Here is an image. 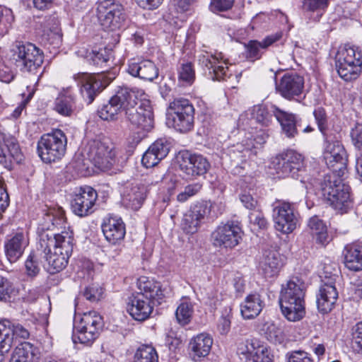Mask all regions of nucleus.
Here are the masks:
<instances>
[{
	"label": "nucleus",
	"instance_id": "1",
	"mask_svg": "<svg viewBox=\"0 0 362 362\" xmlns=\"http://www.w3.org/2000/svg\"><path fill=\"white\" fill-rule=\"evenodd\" d=\"M103 120H115L124 113L127 119L139 131L150 132L153 127V114L150 100L141 89L119 86L107 104L98 110Z\"/></svg>",
	"mask_w": 362,
	"mask_h": 362
},
{
	"label": "nucleus",
	"instance_id": "2",
	"mask_svg": "<svg viewBox=\"0 0 362 362\" xmlns=\"http://www.w3.org/2000/svg\"><path fill=\"white\" fill-rule=\"evenodd\" d=\"M305 293V284L298 279L290 280L282 286L279 304L282 314L288 321L296 322L304 317Z\"/></svg>",
	"mask_w": 362,
	"mask_h": 362
},
{
	"label": "nucleus",
	"instance_id": "3",
	"mask_svg": "<svg viewBox=\"0 0 362 362\" xmlns=\"http://www.w3.org/2000/svg\"><path fill=\"white\" fill-rule=\"evenodd\" d=\"M350 189V187L344 184L334 173L325 175L320 183L323 198L341 214L346 212L351 206Z\"/></svg>",
	"mask_w": 362,
	"mask_h": 362
},
{
	"label": "nucleus",
	"instance_id": "4",
	"mask_svg": "<svg viewBox=\"0 0 362 362\" xmlns=\"http://www.w3.org/2000/svg\"><path fill=\"white\" fill-rule=\"evenodd\" d=\"M335 66L339 76L345 81L356 79L362 71V51L356 46L345 44L335 55Z\"/></svg>",
	"mask_w": 362,
	"mask_h": 362
},
{
	"label": "nucleus",
	"instance_id": "5",
	"mask_svg": "<svg viewBox=\"0 0 362 362\" xmlns=\"http://www.w3.org/2000/svg\"><path fill=\"white\" fill-rule=\"evenodd\" d=\"M8 59L21 71L34 72L42 64L44 54L34 44L16 41L9 50Z\"/></svg>",
	"mask_w": 362,
	"mask_h": 362
},
{
	"label": "nucleus",
	"instance_id": "6",
	"mask_svg": "<svg viewBox=\"0 0 362 362\" xmlns=\"http://www.w3.org/2000/svg\"><path fill=\"white\" fill-rule=\"evenodd\" d=\"M102 326L103 319L95 311L76 316L72 336L74 343L90 346L98 338Z\"/></svg>",
	"mask_w": 362,
	"mask_h": 362
},
{
	"label": "nucleus",
	"instance_id": "7",
	"mask_svg": "<svg viewBox=\"0 0 362 362\" xmlns=\"http://www.w3.org/2000/svg\"><path fill=\"white\" fill-rule=\"evenodd\" d=\"M67 139L63 131L55 129L43 134L37 143V153L47 163L62 159L66 149Z\"/></svg>",
	"mask_w": 362,
	"mask_h": 362
},
{
	"label": "nucleus",
	"instance_id": "8",
	"mask_svg": "<svg viewBox=\"0 0 362 362\" xmlns=\"http://www.w3.org/2000/svg\"><path fill=\"white\" fill-rule=\"evenodd\" d=\"M83 155L102 171L110 170L115 163L113 145L107 139L88 141L83 148Z\"/></svg>",
	"mask_w": 362,
	"mask_h": 362
},
{
	"label": "nucleus",
	"instance_id": "9",
	"mask_svg": "<svg viewBox=\"0 0 362 362\" xmlns=\"http://www.w3.org/2000/svg\"><path fill=\"white\" fill-rule=\"evenodd\" d=\"M115 78L113 74L106 71L89 74L78 73L74 76V80L80 86L81 94L87 103L90 104L95 97Z\"/></svg>",
	"mask_w": 362,
	"mask_h": 362
},
{
	"label": "nucleus",
	"instance_id": "10",
	"mask_svg": "<svg viewBox=\"0 0 362 362\" xmlns=\"http://www.w3.org/2000/svg\"><path fill=\"white\" fill-rule=\"evenodd\" d=\"M97 16L103 28L107 30L121 28L127 18L123 6L116 0H99Z\"/></svg>",
	"mask_w": 362,
	"mask_h": 362
},
{
	"label": "nucleus",
	"instance_id": "11",
	"mask_svg": "<svg viewBox=\"0 0 362 362\" xmlns=\"http://www.w3.org/2000/svg\"><path fill=\"white\" fill-rule=\"evenodd\" d=\"M274 168L279 177H291L302 180L305 172L303 156L293 150H288L275 157L273 161Z\"/></svg>",
	"mask_w": 362,
	"mask_h": 362
},
{
	"label": "nucleus",
	"instance_id": "12",
	"mask_svg": "<svg viewBox=\"0 0 362 362\" xmlns=\"http://www.w3.org/2000/svg\"><path fill=\"white\" fill-rule=\"evenodd\" d=\"M243 232L237 221H230L216 227L211 235V240L214 247L233 249L242 240Z\"/></svg>",
	"mask_w": 362,
	"mask_h": 362
},
{
	"label": "nucleus",
	"instance_id": "13",
	"mask_svg": "<svg viewBox=\"0 0 362 362\" xmlns=\"http://www.w3.org/2000/svg\"><path fill=\"white\" fill-rule=\"evenodd\" d=\"M177 162L186 178L190 180L205 175L211 167L208 160L202 155L193 154L188 151L179 152Z\"/></svg>",
	"mask_w": 362,
	"mask_h": 362
},
{
	"label": "nucleus",
	"instance_id": "14",
	"mask_svg": "<svg viewBox=\"0 0 362 362\" xmlns=\"http://www.w3.org/2000/svg\"><path fill=\"white\" fill-rule=\"evenodd\" d=\"M273 220L276 230L283 234L291 233L296 228L298 223L293 204L278 202L273 209Z\"/></svg>",
	"mask_w": 362,
	"mask_h": 362
},
{
	"label": "nucleus",
	"instance_id": "15",
	"mask_svg": "<svg viewBox=\"0 0 362 362\" xmlns=\"http://www.w3.org/2000/svg\"><path fill=\"white\" fill-rule=\"evenodd\" d=\"M198 62L204 69L209 71L212 80L221 81L227 76L228 67L221 52L215 54L207 52H202L198 55Z\"/></svg>",
	"mask_w": 362,
	"mask_h": 362
},
{
	"label": "nucleus",
	"instance_id": "16",
	"mask_svg": "<svg viewBox=\"0 0 362 362\" xmlns=\"http://www.w3.org/2000/svg\"><path fill=\"white\" fill-rule=\"evenodd\" d=\"M74 245L73 232L69 228L57 234L42 233L39 240V246L42 250H47V247H52L57 252L62 251L70 256L73 252Z\"/></svg>",
	"mask_w": 362,
	"mask_h": 362
},
{
	"label": "nucleus",
	"instance_id": "17",
	"mask_svg": "<svg viewBox=\"0 0 362 362\" xmlns=\"http://www.w3.org/2000/svg\"><path fill=\"white\" fill-rule=\"evenodd\" d=\"M326 146L324 158L328 168L334 172L341 171L347 163L346 152L338 140H334L331 135H326Z\"/></svg>",
	"mask_w": 362,
	"mask_h": 362
},
{
	"label": "nucleus",
	"instance_id": "18",
	"mask_svg": "<svg viewBox=\"0 0 362 362\" xmlns=\"http://www.w3.org/2000/svg\"><path fill=\"white\" fill-rule=\"evenodd\" d=\"M96 191L86 186L79 188L71 200V207L74 214L83 217L86 216L93 211V206L97 199Z\"/></svg>",
	"mask_w": 362,
	"mask_h": 362
},
{
	"label": "nucleus",
	"instance_id": "19",
	"mask_svg": "<svg viewBox=\"0 0 362 362\" xmlns=\"http://www.w3.org/2000/svg\"><path fill=\"white\" fill-rule=\"evenodd\" d=\"M30 333L20 324H13L9 320L0 322V341L3 343V351H9L20 339H26Z\"/></svg>",
	"mask_w": 362,
	"mask_h": 362
},
{
	"label": "nucleus",
	"instance_id": "20",
	"mask_svg": "<svg viewBox=\"0 0 362 362\" xmlns=\"http://www.w3.org/2000/svg\"><path fill=\"white\" fill-rule=\"evenodd\" d=\"M137 288L136 293L142 295L153 305L161 304L167 294L166 288L163 287L160 282L146 276H141L137 280Z\"/></svg>",
	"mask_w": 362,
	"mask_h": 362
},
{
	"label": "nucleus",
	"instance_id": "21",
	"mask_svg": "<svg viewBox=\"0 0 362 362\" xmlns=\"http://www.w3.org/2000/svg\"><path fill=\"white\" fill-rule=\"evenodd\" d=\"M239 351L245 356V362H272L273 356L268 346L257 339L246 340Z\"/></svg>",
	"mask_w": 362,
	"mask_h": 362
},
{
	"label": "nucleus",
	"instance_id": "22",
	"mask_svg": "<svg viewBox=\"0 0 362 362\" xmlns=\"http://www.w3.org/2000/svg\"><path fill=\"white\" fill-rule=\"evenodd\" d=\"M28 245V237L22 230L7 235L4 246L6 259L11 263L16 262L22 257Z\"/></svg>",
	"mask_w": 362,
	"mask_h": 362
},
{
	"label": "nucleus",
	"instance_id": "23",
	"mask_svg": "<svg viewBox=\"0 0 362 362\" xmlns=\"http://www.w3.org/2000/svg\"><path fill=\"white\" fill-rule=\"evenodd\" d=\"M304 78L296 73H286L276 84V90L286 99H293L303 93Z\"/></svg>",
	"mask_w": 362,
	"mask_h": 362
},
{
	"label": "nucleus",
	"instance_id": "24",
	"mask_svg": "<svg viewBox=\"0 0 362 362\" xmlns=\"http://www.w3.org/2000/svg\"><path fill=\"white\" fill-rule=\"evenodd\" d=\"M127 311L133 319L144 321L148 319L153 310V305L138 293H134L127 300Z\"/></svg>",
	"mask_w": 362,
	"mask_h": 362
},
{
	"label": "nucleus",
	"instance_id": "25",
	"mask_svg": "<svg viewBox=\"0 0 362 362\" xmlns=\"http://www.w3.org/2000/svg\"><path fill=\"white\" fill-rule=\"evenodd\" d=\"M128 73L142 80L152 81L158 76V69L151 60L132 59L128 63Z\"/></svg>",
	"mask_w": 362,
	"mask_h": 362
},
{
	"label": "nucleus",
	"instance_id": "26",
	"mask_svg": "<svg viewBox=\"0 0 362 362\" xmlns=\"http://www.w3.org/2000/svg\"><path fill=\"white\" fill-rule=\"evenodd\" d=\"M102 230L105 239L112 244L122 240L126 233L125 225L122 219L113 214L109 215L104 219Z\"/></svg>",
	"mask_w": 362,
	"mask_h": 362
},
{
	"label": "nucleus",
	"instance_id": "27",
	"mask_svg": "<svg viewBox=\"0 0 362 362\" xmlns=\"http://www.w3.org/2000/svg\"><path fill=\"white\" fill-rule=\"evenodd\" d=\"M147 187L141 183H131L125 186L122 192V202L133 210L139 209L146 197Z\"/></svg>",
	"mask_w": 362,
	"mask_h": 362
},
{
	"label": "nucleus",
	"instance_id": "28",
	"mask_svg": "<svg viewBox=\"0 0 362 362\" xmlns=\"http://www.w3.org/2000/svg\"><path fill=\"white\" fill-rule=\"evenodd\" d=\"M213 338L207 333H201L193 337L189 343V351L194 361L206 357L211 349Z\"/></svg>",
	"mask_w": 362,
	"mask_h": 362
},
{
	"label": "nucleus",
	"instance_id": "29",
	"mask_svg": "<svg viewBox=\"0 0 362 362\" xmlns=\"http://www.w3.org/2000/svg\"><path fill=\"white\" fill-rule=\"evenodd\" d=\"M338 298V291L332 282L324 283L317 294V306L319 312L325 314L334 307Z\"/></svg>",
	"mask_w": 362,
	"mask_h": 362
},
{
	"label": "nucleus",
	"instance_id": "30",
	"mask_svg": "<svg viewBox=\"0 0 362 362\" xmlns=\"http://www.w3.org/2000/svg\"><path fill=\"white\" fill-rule=\"evenodd\" d=\"M282 37V33L278 32L267 36L262 41L250 40L245 45L247 57L252 60L259 59L264 51Z\"/></svg>",
	"mask_w": 362,
	"mask_h": 362
},
{
	"label": "nucleus",
	"instance_id": "31",
	"mask_svg": "<svg viewBox=\"0 0 362 362\" xmlns=\"http://www.w3.org/2000/svg\"><path fill=\"white\" fill-rule=\"evenodd\" d=\"M53 109L63 117H71L76 110V97L70 88L63 90L54 102Z\"/></svg>",
	"mask_w": 362,
	"mask_h": 362
},
{
	"label": "nucleus",
	"instance_id": "32",
	"mask_svg": "<svg viewBox=\"0 0 362 362\" xmlns=\"http://www.w3.org/2000/svg\"><path fill=\"white\" fill-rule=\"evenodd\" d=\"M40 248L41 247H40ZM40 250L42 254L44 253V257L47 262V270L48 272L57 273L66 267L70 255L62 251L57 252L52 247H47V250L40 249Z\"/></svg>",
	"mask_w": 362,
	"mask_h": 362
},
{
	"label": "nucleus",
	"instance_id": "33",
	"mask_svg": "<svg viewBox=\"0 0 362 362\" xmlns=\"http://www.w3.org/2000/svg\"><path fill=\"white\" fill-rule=\"evenodd\" d=\"M271 112L287 137H294L297 134V118L295 115L284 111L276 105L271 106Z\"/></svg>",
	"mask_w": 362,
	"mask_h": 362
},
{
	"label": "nucleus",
	"instance_id": "34",
	"mask_svg": "<svg viewBox=\"0 0 362 362\" xmlns=\"http://www.w3.org/2000/svg\"><path fill=\"white\" fill-rule=\"evenodd\" d=\"M224 211V206L221 202L211 203L209 201H204L194 205L189 212L197 218L202 222L204 219L211 216L217 217L221 214Z\"/></svg>",
	"mask_w": 362,
	"mask_h": 362
},
{
	"label": "nucleus",
	"instance_id": "35",
	"mask_svg": "<svg viewBox=\"0 0 362 362\" xmlns=\"http://www.w3.org/2000/svg\"><path fill=\"white\" fill-rule=\"evenodd\" d=\"M345 267L354 272L362 270V243L348 245L344 250Z\"/></svg>",
	"mask_w": 362,
	"mask_h": 362
},
{
	"label": "nucleus",
	"instance_id": "36",
	"mask_svg": "<svg viewBox=\"0 0 362 362\" xmlns=\"http://www.w3.org/2000/svg\"><path fill=\"white\" fill-rule=\"evenodd\" d=\"M264 307V302L258 293L248 295L240 304V313L243 318L252 319L259 315Z\"/></svg>",
	"mask_w": 362,
	"mask_h": 362
},
{
	"label": "nucleus",
	"instance_id": "37",
	"mask_svg": "<svg viewBox=\"0 0 362 362\" xmlns=\"http://www.w3.org/2000/svg\"><path fill=\"white\" fill-rule=\"evenodd\" d=\"M42 254L40 248L32 251L27 256L24 262V275L28 280L35 279L41 272Z\"/></svg>",
	"mask_w": 362,
	"mask_h": 362
},
{
	"label": "nucleus",
	"instance_id": "38",
	"mask_svg": "<svg viewBox=\"0 0 362 362\" xmlns=\"http://www.w3.org/2000/svg\"><path fill=\"white\" fill-rule=\"evenodd\" d=\"M307 226L310 235L317 244L325 245L329 243L327 226L317 216L310 218Z\"/></svg>",
	"mask_w": 362,
	"mask_h": 362
},
{
	"label": "nucleus",
	"instance_id": "39",
	"mask_svg": "<svg viewBox=\"0 0 362 362\" xmlns=\"http://www.w3.org/2000/svg\"><path fill=\"white\" fill-rule=\"evenodd\" d=\"M77 54L86 58L90 64L100 67H103L112 57V49L107 48H101L99 50L93 49L90 52L83 47L77 51Z\"/></svg>",
	"mask_w": 362,
	"mask_h": 362
},
{
	"label": "nucleus",
	"instance_id": "40",
	"mask_svg": "<svg viewBox=\"0 0 362 362\" xmlns=\"http://www.w3.org/2000/svg\"><path fill=\"white\" fill-rule=\"evenodd\" d=\"M282 266L279 253L277 251H266L260 262V267L267 277L276 275Z\"/></svg>",
	"mask_w": 362,
	"mask_h": 362
},
{
	"label": "nucleus",
	"instance_id": "41",
	"mask_svg": "<svg viewBox=\"0 0 362 362\" xmlns=\"http://www.w3.org/2000/svg\"><path fill=\"white\" fill-rule=\"evenodd\" d=\"M194 303L188 297H182L175 310V318L181 326L189 325L192 319L194 311Z\"/></svg>",
	"mask_w": 362,
	"mask_h": 362
},
{
	"label": "nucleus",
	"instance_id": "42",
	"mask_svg": "<svg viewBox=\"0 0 362 362\" xmlns=\"http://www.w3.org/2000/svg\"><path fill=\"white\" fill-rule=\"evenodd\" d=\"M187 112L177 117H167V124L181 133L191 131L194 127V112Z\"/></svg>",
	"mask_w": 362,
	"mask_h": 362
},
{
	"label": "nucleus",
	"instance_id": "43",
	"mask_svg": "<svg viewBox=\"0 0 362 362\" xmlns=\"http://www.w3.org/2000/svg\"><path fill=\"white\" fill-rule=\"evenodd\" d=\"M22 154L18 144L13 139H6L4 147L0 146V162H6V159L13 158L17 163L22 160Z\"/></svg>",
	"mask_w": 362,
	"mask_h": 362
},
{
	"label": "nucleus",
	"instance_id": "44",
	"mask_svg": "<svg viewBox=\"0 0 362 362\" xmlns=\"http://www.w3.org/2000/svg\"><path fill=\"white\" fill-rule=\"evenodd\" d=\"M36 349L28 341L21 343L14 350L10 362H33Z\"/></svg>",
	"mask_w": 362,
	"mask_h": 362
},
{
	"label": "nucleus",
	"instance_id": "45",
	"mask_svg": "<svg viewBox=\"0 0 362 362\" xmlns=\"http://www.w3.org/2000/svg\"><path fill=\"white\" fill-rule=\"evenodd\" d=\"M187 111L194 112L192 104L187 99L175 98L169 104L167 117H177L187 112Z\"/></svg>",
	"mask_w": 362,
	"mask_h": 362
},
{
	"label": "nucleus",
	"instance_id": "46",
	"mask_svg": "<svg viewBox=\"0 0 362 362\" xmlns=\"http://www.w3.org/2000/svg\"><path fill=\"white\" fill-rule=\"evenodd\" d=\"M134 362H158L155 348L151 345H141L135 353Z\"/></svg>",
	"mask_w": 362,
	"mask_h": 362
},
{
	"label": "nucleus",
	"instance_id": "47",
	"mask_svg": "<svg viewBox=\"0 0 362 362\" xmlns=\"http://www.w3.org/2000/svg\"><path fill=\"white\" fill-rule=\"evenodd\" d=\"M272 112L263 105H254L251 110V116L257 123L268 127L272 121Z\"/></svg>",
	"mask_w": 362,
	"mask_h": 362
},
{
	"label": "nucleus",
	"instance_id": "48",
	"mask_svg": "<svg viewBox=\"0 0 362 362\" xmlns=\"http://www.w3.org/2000/svg\"><path fill=\"white\" fill-rule=\"evenodd\" d=\"M194 0H170L169 16L170 19L177 18L179 14H183L189 11L191 4Z\"/></svg>",
	"mask_w": 362,
	"mask_h": 362
},
{
	"label": "nucleus",
	"instance_id": "49",
	"mask_svg": "<svg viewBox=\"0 0 362 362\" xmlns=\"http://www.w3.org/2000/svg\"><path fill=\"white\" fill-rule=\"evenodd\" d=\"M201 222L189 212L186 213L181 223V228L183 231L188 234H194L199 228Z\"/></svg>",
	"mask_w": 362,
	"mask_h": 362
},
{
	"label": "nucleus",
	"instance_id": "50",
	"mask_svg": "<svg viewBox=\"0 0 362 362\" xmlns=\"http://www.w3.org/2000/svg\"><path fill=\"white\" fill-rule=\"evenodd\" d=\"M264 326L268 340L274 343H281L284 340L283 331L278 325L274 322H267Z\"/></svg>",
	"mask_w": 362,
	"mask_h": 362
},
{
	"label": "nucleus",
	"instance_id": "51",
	"mask_svg": "<svg viewBox=\"0 0 362 362\" xmlns=\"http://www.w3.org/2000/svg\"><path fill=\"white\" fill-rule=\"evenodd\" d=\"M202 185L196 182L187 185L184 190L177 195V201L180 203L187 202L190 197L196 195L201 189Z\"/></svg>",
	"mask_w": 362,
	"mask_h": 362
},
{
	"label": "nucleus",
	"instance_id": "52",
	"mask_svg": "<svg viewBox=\"0 0 362 362\" xmlns=\"http://www.w3.org/2000/svg\"><path fill=\"white\" fill-rule=\"evenodd\" d=\"M179 80L192 84L195 78V73L192 64L189 62L182 64L178 71Z\"/></svg>",
	"mask_w": 362,
	"mask_h": 362
},
{
	"label": "nucleus",
	"instance_id": "53",
	"mask_svg": "<svg viewBox=\"0 0 362 362\" xmlns=\"http://www.w3.org/2000/svg\"><path fill=\"white\" fill-rule=\"evenodd\" d=\"M352 348L358 353H362V321L352 328Z\"/></svg>",
	"mask_w": 362,
	"mask_h": 362
},
{
	"label": "nucleus",
	"instance_id": "54",
	"mask_svg": "<svg viewBox=\"0 0 362 362\" xmlns=\"http://www.w3.org/2000/svg\"><path fill=\"white\" fill-rule=\"evenodd\" d=\"M149 148H151V151L154 152L158 157L163 159L169 153L170 145L165 140L160 139L156 140L150 146Z\"/></svg>",
	"mask_w": 362,
	"mask_h": 362
},
{
	"label": "nucleus",
	"instance_id": "55",
	"mask_svg": "<svg viewBox=\"0 0 362 362\" xmlns=\"http://www.w3.org/2000/svg\"><path fill=\"white\" fill-rule=\"evenodd\" d=\"M13 292L12 284L0 275V301L9 300Z\"/></svg>",
	"mask_w": 362,
	"mask_h": 362
},
{
	"label": "nucleus",
	"instance_id": "56",
	"mask_svg": "<svg viewBox=\"0 0 362 362\" xmlns=\"http://www.w3.org/2000/svg\"><path fill=\"white\" fill-rule=\"evenodd\" d=\"M286 358L288 362H314L308 353L301 350L288 352Z\"/></svg>",
	"mask_w": 362,
	"mask_h": 362
},
{
	"label": "nucleus",
	"instance_id": "57",
	"mask_svg": "<svg viewBox=\"0 0 362 362\" xmlns=\"http://www.w3.org/2000/svg\"><path fill=\"white\" fill-rule=\"evenodd\" d=\"M329 0H303V8L308 11L325 10L329 5Z\"/></svg>",
	"mask_w": 362,
	"mask_h": 362
},
{
	"label": "nucleus",
	"instance_id": "58",
	"mask_svg": "<svg viewBox=\"0 0 362 362\" xmlns=\"http://www.w3.org/2000/svg\"><path fill=\"white\" fill-rule=\"evenodd\" d=\"M103 293V291L101 287L92 285L85 289L83 296L87 300L91 302H96L100 300Z\"/></svg>",
	"mask_w": 362,
	"mask_h": 362
},
{
	"label": "nucleus",
	"instance_id": "59",
	"mask_svg": "<svg viewBox=\"0 0 362 362\" xmlns=\"http://www.w3.org/2000/svg\"><path fill=\"white\" fill-rule=\"evenodd\" d=\"M234 0H211L209 8L213 12L226 11L230 9Z\"/></svg>",
	"mask_w": 362,
	"mask_h": 362
},
{
	"label": "nucleus",
	"instance_id": "60",
	"mask_svg": "<svg viewBox=\"0 0 362 362\" xmlns=\"http://www.w3.org/2000/svg\"><path fill=\"white\" fill-rule=\"evenodd\" d=\"M161 160L148 148L143 155L141 163L146 168H149L156 165Z\"/></svg>",
	"mask_w": 362,
	"mask_h": 362
},
{
	"label": "nucleus",
	"instance_id": "61",
	"mask_svg": "<svg viewBox=\"0 0 362 362\" xmlns=\"http://www.w3.org/2000/svg\"><path fill=\"white\" fill-rule=\"evenodd\" d=\"M313 115H314L315 119L316 120V122L317 124L320 131L323 134L325 137L326 136V135H329L326 132L327 119H326L325 110L323 109L319 108L314 111Z\"/></svg>",
	"mask_w": 362,
	"mask_h": 362
},
{
	"label": "nucleus",
	"instance_id": "62",
	"mask_svg": "<svg viewBox=\"0 0 362 362\" xmlns=\"http://www.w3.org/2000/svg\"><path fill=\"white\" fill-rule=\"evenodd\" d=\"M250 223L257 226L260 229L266 228L267 226V221L260 211H253L249 215Z\"/></svg>",
	"mask_w": 362,
	"mask_h": 362
},
{
	"label": "nucleus",
	"instance_id": "63",
	"mask_svg": "<svg viewBox=\"0 0 362 362\" xmlns=\"http://www.w3.org/2000/svg\"><path fill=\"white\" fill-rule=\"evenodd\" d=\"M351 136L354 145L358 149H362V124H356L351 129Z\"/></svg>",
	"mask_w": 362,
	"mask_h": 362
},
{
	"label": "nucleus",
	"instance_id": "64",
	"mask_svg": "<svg viewBox=\"0 0 362 362\" xmlns=\"http://www.w3.org/2000/svg\"><path fill=\"white\" fill-rule=\"evenodd\" d=\"M240 200L244 206L250 210L255 209L257 204V200L249 193L241 194Z\"/></svg>",
	"mask_w": 362,
	"mask_h": 362
}]
</instances>
